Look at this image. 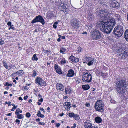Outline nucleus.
Returning <instances> with one entry per match:
<instances>
[{"label":"nucleus","mask_w":128,"mask_h":128,"mask_svg":"<svg viewBox=\"0 0 128 128\" xmlns=\"http://www.w3.org/2000/svg\"><path fill=\"white\" fill-rule=\"evenodd\" d=\"M116 80V91L122 96L127 92L126 89L127 85L126 84L125 79L124 78L117 79Z\"/></svg>","instance_id":"obj_1"},{"label":"nucleus","mask_w":128,"mask_h":128,"mask_svg":"<svg viewBox=\"0 0 128 128\" xmlns=\"http://www.w3.org/2000/svg\"><path fill=\"white\" fill-rule=\"evenodd\" d=\"M108 24V21L107 20H104L103 22H100L99 23L100 30L106 34L110 33L112 29L111 26H110Z\"/></svg>","instance_id":"obj_2"},{"label":"nucleus","mask_w":128,"mask_h":128,"mask_svg":"<svg viewBox=\"0 0 128 128\" xmlns=\"http://www.w3.org/2000/svg\"><path fill=\"white\" fill-rule=\"evenodd\" d=\"M104 104L102 100H98L95 103L94 106L96 111L102 112L104 111Z\"/></svg>","instance_id":"obj_3"},{"label":"nucleus","mask_w":128,"mask_h":128,"mask_svg":"<svg viewBox=\"0 0 128 128\" xmlns=\"http://www.w3.org/2000/svg\"><path fill=\"white\" fill-rule=\"evenodd\" d=\"M83 75L82 77V82L85 83L90 82L92 80V76L90 74L86 72H83Z\"/></svg>","instance_id":"obj_4"},{"label":"nucleus","mask_w":128,"mask_h":128,"mask_svg":"<svg viewBox=\"0 0 128 128\" xmlns=\"http://www.w3.org/2000/svg\"><path fill=\"white\" fill-rule=\"evenodd\" d=\"M110 14L108 12L102 11L100 14L99 18L102 20L100 22H103L104 20H108V18L110 16Z\"/></svg>","instance_id":"obj_5"},{"label":"nucleus","mask_w":128,"mask_h":128,"mask_svg":"<svg viewBox=\"0 0 128 128\" xmlns=\"http://www.w3.org/2000/svg\"><path fill=\"white\" fill-rule=\"evenodd\" d=\"M35 83L40 86H45L46 85V83L42 78L38 76L36 77L35 80Z\"/></svg>","instance_id":"obj_6"},{"label":"nucleus","mask_w":128,"mask_h":128,"mask_svg":"<svg viewBox=\"0 0 128 128\" xmlns=\"http://www.w3.org/2000/svg\"><path fill=\"white\" fill-rule=\"evenodd\" d=\"M38 22L41 23L42 25L44 24L45 23L43 17L40 15L36 16L35 18L32 21L31 23L32 24Z\"/></svg>","instance_id":"obj_7"},{"label":"nucleus","mask_w":128,"mask_h":128,"mask_svg":"<svg viewBox=\"0 0 128 128\" xmlns=\"http://www.w3.org/2000/svg\"><path fill=\"white\" fill-rule=\"evenodd\" d=\"M90 33L92 39H95V40L100 39L101 34L99 31L94 30V31H92Z\"/></svg>","instance_id":"obj_8"},{"label":"nucleus","mask_w":128,"mask_h":128,"mask_svg":"<svg viewBox=\"0 0 128 128\" xmlns=\"http://www.w3.org/2000/svg\"><path fill=\"white\" fill-rule=\"evenodd\" d=\"M54 68L56 70V73L59 74H62V72L60 66L57 64H55L54 66Z\"/></svg>","instance_id":"obj_9"},{"label":"nucleus","mask_w":128,"mask_h":128,"mask_svg":"<svg viewBox=\"0 0 128 128\" xmlns=\"http://www.w3.org/2000/svg\"><path fill=\"white\" fill-rule=\"evenodd\" d=\"M56 87L58 90L63 91L64 90V86L61 83H57L56 85Z\"/></svg>","instance_id":"obj_10"},{"label":"nucleus","mask_w":128,"mask_h":128,"mask_svg":"<svg viewBox=\"0 0 128 128\" xmlns=\"http://www.w3.org/2000/svg\"><path fill=\"white\" fill-rule=\"evenodd\" d=\"M63 106L66 110L69 111L71 107V104L70 102H66L64 103Z\"/></svg>","instance_id":"obj_11"},{"label":"nucleus","mask_w":128,"mask_h":128,"mask_svg":"<svg viewBox=\"0 0 128 128\" xmlns=\"http://www.w3.org/2000/svg\"><path fill=\"white\" fill-rule=\"evenodd\" d=\"M124 50H125L124 48L122 47L121 48L117 50L116 51L117 53L118 54L122 52H121V54H123V55L122 56V58H123L124 56L125 57L126 56L127 53V52H126V51H124Z\"/></svg>","instance_id":"obj_12"},{"label":"nucleus","mask_w":128,"mask_h":128,"mask_svg":"<svg viewBox=\"0 0 128 128\" xmlns=\"http://www.w3.org/2000/svg\"><path fill=\"white\" fill-rule=\"evenodd\" d=\"M78 22L76 20L74 19L72 22L71 23V26L74 28L76 29L78 28L79 24Z\"/></svg>","instance_id":"obj_13"},{"label":"nucleus","mask_w":128,"mask_h":128,"mask_svg":"<svg viewBox=\"0 0 128 128\" xmlns=\"http://www.w3.org/2000/svg\"><path fill=\"white\" fill-rule=\"evenodd\" d=\"M119 4L116 1L112 2L111 4V6L113 8L118 9L120 7Z\"/></svg>","instance_id":"obj_14"},{"label":"nucleus","mask_w":128,"mask_h":128,"mask_svg":"<svg viewBox=\"0 0 128 128\" xmlns=\"http://www.w3.org/2000/svg\"><path fill=\"white\" fill-rule=\"evenodd\" d=\"M69 60L74 63H77L79 61V58H76L72 55H71L69 58Z\"/></svg>","instance_id":"obj_15"},{"label":"nucleus","mask_w":128,"mask_h":128,"mask_svg":"<svg viewBox=\"0 0 128 128\" xmlns=\"http://www.w3.org/2000/svg\"><path fill=\"white\" fill-rule=\"evenodd\" d=\"M62 5L61 6L62 4V3L60 4V5L59 6V9L60 11H63L65 13H66V10L67 9L66 8V6L65 5V4L63 3Z\"/></svg>","instance_id":"obj_16"},{"label":"nucleus","mask_w":128,"mask_h":128,"mask_svg":"<svg viewBox=\"0 0 128 128\" xmlns=\"http://www.w3.org/2000/svg\"><path fill=\"white\" fill-rule=\"evenodd\" d=\"M114 34L118 38H119L121 36L122 33H120V31L117 30L116 29L114 28L113 31Z\"/></svg>","instance_id":"obj_17"},{"label":"nucleus","mask_w":128,"mask_h":128,"mask_svg":"<svg viewBox=\"0 0 128 128\" xmlns=\"http://www.w3.org/2000/svg\"><path fill=\"white\" fill-rule=\"evenodd\" d=\"M110 21L109 22V24L110 26H111L112 28V29L113 27H114L116 24L115 22V20L114 18H111L109 20Z\"/></svg>","instance_id":"obj_18"},{"label":"nucleus","mask_w":128,"mask_h":128,"mask_svg":"<svg viewBox=\"0 0 128 128\" xmlns=\"http://www.w3.org/2000/svg\"><path fill=\"white\" fill-rule=\"evenodd\" d=\"M92 125L89 121H86L84 124V126L86 128H90Z\"/></svg>","instance_id":"obj_19"},{"label":"nucleus","mask_w":128,"mask_h":128,"mask_svg":"<svg viewBox=\"0 0 128 128\" xmlns=\"http://www.w3.org/2000/svg\"><path fill=\"white\" fill-rule=\"evenodd\" d=\"M74 71L72 69H71L68 71V73L66 75V76L72 77L74 76Z\"/></svg>","instance_id":"obj_20"},{"label":"nucleus","mask_w":128,"mask_h":128,"mask_svg":"<svg viewBox=\"0 0 128 128\" xmlns=\"http://www.w3.org/2000/svg\"><path fill=\"white\" fill-rule=\"evenodd\" d=\"M72 90L71 87L69 86H66L65 88V94H70L71 93Z\"/></svg>","instance_id":"obj_21"},{"label":"nucleus","mask_w":128,"mask_h":128,"mask_svg":"<svg viewBox=\"0 0 128 128\" xmlns=\"http://www.w3.org/2000/svg\"><path fill=\"white\" fill-rule=\"evenodd\" d=\"M116 29L117 30H118L119 31H120V33H122L123 34L124 32V29L123 28V26L120 25H118L116 27L114 28Z\"/></svg>","instance_id":"obj_22"},{"label":"nucleus","mask_w":128,"mask_h":128,"mask_svg":"<svg viewBox=\"0 0 128 128\" xmlns=\"http://www.w3.org/2000/svg\"><path fill=\"white\" fill-rule=\"evenodd\" d=\"M91 58L90 57L86 56L84 57L82 59L83 63H88V62L89 61V60H91Z\"/></svg>","instance_id":"obj_23"},{"label":"nucleus","mask_w":128,"mask_h":128,"mask_svg":"<svg viewBox=\"0 0 128 128\" xmlns=\"http://www.w3.org/2000/svg\"><path fill=\"white\" fill-rule=\"evenodd\" d=\"M54 14L51 12H50L48 13L46 16V18L48 19H50L54 17Z\"/></svg>","instance_id":"obj_24"},{"label":"nucleus","mask_w":128,"mask_h":128,"mask_svg":"<svg viewBox=\"0 0 128 128\" xmlns=\"http://www.w3.org/2000/svg\"><path fill=\"white\" fill-rule=\"evenodd\" d=\"M24 73L23 70H20L17 71L16 72L13 73L12 74H17L19 75V76H22Z\"/></svg>","instance_id":"obj_25"},{"label":"nucleus","mask_w":128,"mask_h":128,"mask_svg":"<svg viewBox=\"0 0 128 128\" xmlns=\"http://www.w3.org/2000/svg\"><path fill=\"white\" fill-rule=\"evenodd\" d=\"M88 18L90 20H94V16L91 13H89L88 14Z\"/></svg>","instance_id":"obj_26"},{"label":"nucleus","mask_w":128,"mask_h":128,"mask_svg":"<svg viewBox=\"0 0 128 128\" xmlns=\"http://www.w3.org/2000/svg\"><path fill=\"white\" fill-rule=\"evenodd\" d=\"M95 62V60H94V59L91 58V60H89V61L87 63V64L88 66H91Z\"/></svg>","instance_id":"obj_27"},{"label":"nucleus","mask_w":128,"mask_h":128,"mask_svg":"<svg viewBox=\"0 0 128 128\" xmlns=\"http://www.w3.org/2000/svg\"><path fill=\"white\" fill-rule=\"evenodd\" d=\"M95 120L96 122L97 123H100L102 122V120L101 118L99 116H97L95 118Z\"/></svg>","instance_id":"obj_28"},{"label":"nucleus","mask_w":128,"mask_h":128,"mask_svg":"<svg viewBox=\"0 0 128 128\" xmlns=\"http://www.w3.org/2000/svg\"><path fill=\"white\" fill-rule=\"evenodd\" d=\"M2 63L3 66L7 69L9 70L8 66L7 64L6 61L5 60H4L2 61Z\"/></svg>","instance_id":"obj_29"},{"label":"nucleus","mask_w":128,"mask_h":128,"mask_svg":"<svg viewBox=\"0 0 128 128\" xmlns=\"http://www.w3.org/2000/svg\"><path fill=\"white\" fill-rule=\"evenodd\" d=\"M82 88L85 90H87L90 88V86L88 84L83 85L82 86Z\"/></svg>","instance_id":"obj_30"},{"label":"nucleus","mask_w":128,"mask_h":128,"mask_svg":"<svg viewBox=\"0 0 128 128\" xmlns=\"http://www.w3.org/2000/svg\"><path fill=\"white\" fill-rule=\"evenodd\" d=\"M37 116L39 117H40L41 118H44V116L43 114L41 113V112L40 111L38 110L36 114Z\"/></svg>","instance_id":"obj_31"},{"label":"nucleus","mask_w":128,"mask_h":128,"mask_svg":"<svg viewBox=\"0 0 128 128\" xmlns=\"http://www.w3.org/2000/svg\"><path fill=\"white\" fill-rule=\"evenodd\" d=\"M67 50L64 47H61L60 48V53H62L63 54H65V52Z\"/></svg>","instance_id":"obj_32"},{"label":"nucleus","mask_w":128,"mask_h":128,"mask_svg":"<svg viewBox=\"0 0 128 128\" xmlns=\"http://www.w3.org/2000/svg\"><path fill=\"white\" fill-rule=\"evenodd\" d=\"M66 61L65 58H63L60 62V64L61 65H64L66 63Z\"/></svg>","instance_id":"obj_33"},{"label":"nucleus","mask_w":128,"mask_h":128,"mask_svg":"<svg viewBox=\"0 0 128 128\" xmlns=\"http://www.w3.org/2000/svg\"><path fill=\"white\" fill-rule=\"evenodd\" d=\"M17 116H15L16 118L18 119H22L24 118V116L22 114H17Z\"/></svg>","instance_id":"obj_34"},{"label":"nucleus","mask_w":128,"mask_h":128,"mask_svg":"<svg viewBox=\"0 0 128 128\" xmlns=\"http://www.w3.org/2000/svg\"><path fill=\"white\" fill-rule=\"evenodd\" d=\"M124 37L126 40L128 39V29H127L124 32Z\"/></svg>","instance_id":"obj_35"},{"label":"nucleus","mask_w":128,"mask_h":128,"mask_svg":"<svg viewBox=\"0 0 128 128\" xmlns=\"http://www.w3.org/2000/svg\"><path fill=\"white\" fill-rule=\"evenodd\" d=\"M16 111L15 112V114L16 115L19 114L20 113H21L22 112V111L20 110L19 108H17L16 110Z\"/></svg>","instance_id":"obj_36"},{"label":"nucleus","mask_w":128,"mask_h":128,"mask_svg":"<svg viewBox=\"0 0 128 128\" xmlns=\"http://www.w3.org/2000/svg\"><path fill=\"white\" fill-rule=\"evenodd\" d=\"M75 114L73 113L72 112H70L69 113L67 114V115L70 118H73Z\"/></svg>","instance_id":"obj_37"},{"label":"nucleus","mask_w":128,"mask_h":128,"mask_svg":"<svg viewBox=\"0 0 128 128\" xmlns=\"http://www.w3.org/2000/svg\"><path fill=\"white\" fill-rule=\"evenodd\" d=\"M36 54H34L33 55L32 57V60L35 61H37L38 60V58L36 56Z\"/></svg>","instance_id":"obj_38"},{"label":"nucleus","mask_w":128,"mask_h":128,"mask_svg":"<svg viewBox=\"0 0 128 128\" xmlns=\"http://www.w3.org/2000/svg\"><path fill=\"white\" fill-rule=\"evenodd\" d=\"M74 118L76 120H78L80 118L79 116L77 114H75L73 118Z\"/></svg>","instance_id":"obj_39"},{"label":"nucleus","mask_w":128,"mask_h":128,"mask_svg":"<svg viewBox=\"0 0 128 128\" xmlns=\"http://www.w3.org/2000/svg\"><path fill=\"white\" fill-rule=\"evenodd\" d=\"M37 74V73L36 71L34 70H33V73L32 75V77H35Z\"/></svg>","instance_id":"obj_40"},{"label":"nucleus","mask_w":128,"mask_h":128,"mask_svg":"<svg viewBox=\"0 0 128 128\" xmlns=\"http://www.w3.org/2000/svg\"><path fill=\"white\" fill-rule=\"evenodd\" d=\"M31 116V114L29 112H27L26 114V117L29 118Z\"/></svg>","instance_id":"obj_41"},{"label":"nucleus","mask_w":128,"mask_h":128,"mask_svg":"<svg viewBox=\"0 0 128 128\" xmlns=\"http://www.w3.org/2000/svg\"><path fill=\"white\" fill-rule=\"evenodd\" d=\"M115 16L118 17V21L120 20L121 19L120 18V15L118 14H116Z\"/></svg>","instance_id":"obj_42"},{"label":"nucleus","mask_w":128,"mask_h":128,"mask_svg":"<svg viewBox=\"0 0 128 128\" xmlns=\"http://www.w3.org/2000/svg\"><path fill=\"white\" fill-rule=\"evenodd\" d=\"M9 66L10 68L9 69V70L11 69L12 68H13L15 67L14 65H12L11 64L9 65Z\"/></svg>","instance_id":"obj_43"},{"label":"nucleus","mask_w":128,"mask_h":128,"mask_svg":"<svg viewBox=\"0 0 128 128\" xmlns=\"http://www.w3.org/2000/svg\"><path fill=\"white\" fill-rule=\"evenodd\" d=\"M17 107V105L16 106H13V107L12 108V109L11 110V111H14L15 109Z\"/></svg>","instance_id":"obj_44"},{"label":"nucleus","mask_w":128,"mask_h":128,"mask_svg":"<svg viewBox=\"0 0 128 128\" xmlns=\"http://www.w3.org/2000/svg\"><path fill=\"white\" fill-rule=\"evenodd\" d=\"M59 38H60V39H64L65 37L64 36H62L61 35H58Z\"/></svg>","instance_id":"obj_45"},{"label":"nucleus","mask_w":128,"mask_h":128,"mask_svg":"<svg viewBox=\"0 0 128 128\" xmlns=\"http://www.w3.org/2000/svg\"><path fill=\"white\" fill-rule=\"evenodd\" d=\"M42 51L44 52L46 54L47 53H48V52H50V50L49 51L47 50H44V49Z\"/></svg>","instance_id":"obj_46"},{"label":"nucleus","mask_w":128,"mask_h":128,"mask_svg":"<svg viewBox=\"0 0 128 128\" xmlns=\"http://www.w3.org/2000/svg\"><path fill=\"white\" fill-rule=\"evenodd\" d=\"M14 26L13 25H12L11 26H10L9 27V30H10L11 29H12L13 30H15V28L13 26Z\"/></svg>","instance_id":"obj_47"},{"label":"nucleus","mask_w":128,"mask_h":128,"mask_svg":"<svg viewBox=\"0 0 128 128\" xmlns=\"http://www.w3.org/2000/svg\"><path fill=\"white\" fill-rule=\"evenodd\" d=\"M45 123L44 122H38V124L39 125H41L42 126H44L45 125Z\"/></svg>","instance_id":"obj_48"},{"label":"nucleus","mask_w":128,"mask_h":128,"mask_svg":"<svg viewBox=\"0 0 128 128\" xmlns=\"http://www.w3.org/2000/svg\"><path fill=\"white\" fill-rule=\"evenodd\" d=\"M54 124H56V126L57 128H58L60 125V124L59 123H57L56 122Z\"/></svg>","instance_id":"obj_49"},{"label":"nucleus","mask_w":128,"mask_h":128,"mask_svg":"<svg viewBox=\"0 0 128 128\" xmlns=\"http://www.w3.org/2000/svg\"><path fill=\"white\" fill-rule=\"evenodd\" d=\"M86 106L87 107H89L90 106V104L88 102H86L85 104Z\"/></svg>","instance_id":"obj_50"},{"label":"nucleus","mask_w":128,"mask_h":128,"mask_svg":"<svg viewBox=\"0 0 128 128\" xmlns=\"http://www.w3.org/2000/svg\"><path fill=\"white\" fill-rule=\"evenodd\" d=\"M85 114L84 113V114H82V116H81V117L83 119H84L85 118Z\"/></svg>","instance_id":"obj_51"},{"label":"nucleus","mask_w":128,"mask_h":128,"mask_svg":"<svg viewBox=\"0 0 128 128\" xmlns=\"http://www.w3.org/2000/svg\"><path fill=\"white\" fill-rule=\"evenodd\" d=\"M40 110H42V111L43 112H44V114L45 113V110H44L43 109V108H40Z\"/></svg>","instance_id":"obj_52"},{"label":"nucleus","mask_w":128,"mask_h":128,"mask_svg":"<svg viewBox=\"0 0 128 128\" xmlns=\"http://www.w3.org/2000/svg\"><path fill=\"white\" fill-rule=\"evenodd\" d=\"M7 24L8 26H10L12 25V23L10 22H8Z\"/></svg>","instance_id":"obj_53"},{"label":"nucleus","mask_w":128,"mask_h":128,"mask_svg":"<svg viewBox=\"0 0 128 128\" xmlns=\"http://www.w3.org/2000/svg\"><path fill=\"white\" fill-rule=\"evenodd\" d=\"M4 44V40H0V45H2Z\"/></svg>","instance_id":"obj_54"},{"label":"nucleus","mask_w":128,"mask_h":128,"mask_svg":"<svg viewBox=\"0 0 128 128\" xmlns=\"http://www.w3.org/2000/svg\"><path fill=\"white\" fill-rule=\"evenodd\" d=\"M15 122L17 123H18V124L20 122V121L19 120L16 119L15 120Z\"/></svg>","instance_id":"obj_55"},{"label":"nucleus","mask_w":128,"mask_h":128,"mask_svg":"<svg viewBox=\"0 0 128 128\" xmlns=\"http://www.w3.org/2000/svg\"><path fill=\"white\" fill-rule=\"evenodd\" d=\"M28 97V96L27 95H26V96H24V100H26Z\"/></svg>","instance_id":"obj_56"},{"label":"nucleus","mask_w":128,"mask_h":128,"mask_svg":"<svg viewBox=\"0 0 128 128\" xmlns=\"http://www.w3.org/2000/svg\"><path fill=\"white\" fill-rule=\"evenodd\" d=\"M64 112H62L60 114H59V116H63V115H64Z\"/></svg>","instance_id":"obj_57"},{"label":"nucleus","mask_w":128,"mask_h":128,"mask_svg":"<svg viewBox=\"0 0 128 128\" xmlns=\"http://www.w3.org/2000/svg\"><path fill=\"white\" fill-rule=\"evenodd\" d=\"M12 112L10 113H9L8 114H6V116H11L12 115Z\"/></svg>","instance_id":"obj_58"},{"label":"nucleus","mask_w":128,"mask_h":128,"mask_svg":"<svg viewBox=\"0 0 128 128\" xmlns=\"http://www.w3.org/2000/svg\"><path fill=\"white\" fill-rule=\"evenodd\" d=\"M23 88H24V90H27L28 89V88H27V86H24Z\"/></svg>","instance_id":"obj_59"},{"label":"nucleus","mask_w":128,"mask_h":128,"mask_svg":"<svg viewBox=\"0 0 128 128\" xmlns=\"http://www.w3.org/2000/svg\"><path fill=\"white\" fill-rule=\"evenodd\" d=\"M90 128H98L96 126H95L94 124H92Z\"/></svg>","instance_id":"obj_60"},{"label":"nucleus","mask_w":128,"mask_h":128,"mask_svg":"<svg viewBox=\"0 0 128 128\" xmlns=\"http://www.w3.org/2000/svg\"><path fill=\"white\" fill-rule=\"evenodd\" d=\"M43 100V99L42 98H41L40 99L38 100V101L39 102H42Z\"/></svg>","instance_id":"obj_61"},{"label":"nucleus","mask_w":128,"mask_h":128,"mask_svg":"<svg viewBox=\"0 0 128 128\" xmlns=\"http://www.w3.org/2000/svg\"><path fill=\"white\" fill-rule=\"evenodd\" d=\"M36 122H40V119L39 118H36Z\"/></svg>","instance_id":"obj_62"},{"label":"nucleus","mask_w":128,"mask_h":128,"mask_svg":"<svg viewBox=\"0 0 128 128\" xmlns=\"http://www.w3.org/2000/svg\"><path fill=\"white\" fill-rule=\"evenodd\" d=\"M8 82H6L5 84H4V85L5 86H8Z\"/></svg>","instance_id":"obj_63"},{"label":"nucleus","mask_w":128,"mask_h":128,"mask_svg":"<svg viewBox=\"0 0 128 128\" xmlns=\"http://www.w3.org/2000/svg\"><path fill=\"white\" fill-rule=\"evenodd\" d=\"M11 103V102L10 101H9L8 102V106H11V104H10Z\"/></svg>","instance_id":"obj_64"}]
</instances>
